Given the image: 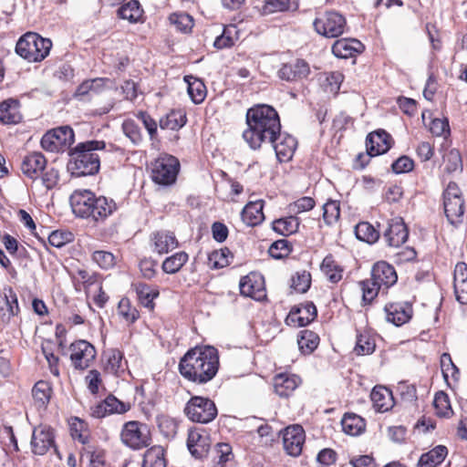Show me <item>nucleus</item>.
<instances>
[{"label": "nucleus", "instance_id": "nucleus-13", "mask_svg": "<svg viewBox=\"0 0 467 467\" xmlns=\"http://www.w3.org/2000/svg\"><path fill=\"white\" fill-rule=\"evenodd\" d=\"M305 431L300 425H291L283 431V445L287 454L296 457L302 452L305 443Z\"/></svg>", "mask_w": 467, "mask_h": 467}, {"label": "nucleus", "instance_id": "nucleus-56", "mask_svg": "<svg viewBox=\"0 0 467 467\" xmlns=\"http://www.w3.org/2000/svg\"><path fill=\"white\" fill-rule=\"evenodd\" d=\"M123 354L119 349H110L107 353V369L117 373L122 367Z\"/></svg>", "mask_w": 467, "mask_h": 467}, {"label": "nucleus", "instance_id": "nucleus-26", "mask_svg": "<svg viewBox=\"0 0 467 467\" xmlns=\"http://www.w3.org/2000/svg\"><path fill=\"white\" fill-rule=\"evenodd\" d=\"M300 379L289 373H280L274 377L273 385L275 393L280 397H288L298 387Z\"/></svg>", "mask_w": 467, "mask_h": 467}, {"label": "nucleus", "instance_id": "nucleus-57", "mask_svg": "<svg viewBox=\"0 0 467 467\" xmlns=\"http://www.w3.org/2000/svg\"><path fill=\"white\" fill-rule=\"evenodd\" d=\"M105 406L109 414L125 413L130 410V405L119 400L116 397L109 395L104 400Z\"/></svg>", "mask_w": 467, "mask_h": 467}, {"label": "nucleus", "instance_id": "nucleus-50", "mask_svg": "<svg viewBox=\"0 0 467 467\" xmlns=\"http://www.w3.org/2000/svg\"><path fill=\"white\" fill-rule=\"evenodd\" d=\"M92 260L102 269H110L116 265V257L108 251H95Z\"/></svg>", "mask_w": 467, "mask_h": 467}, {"label": "nucleus", "instance_id": "nucleus-51", "mask_svg": "<svg viewBox=\"0 0 467 467\" xmlns=\"http://www.w3.org/2000/svg\"><path fill=\"white\" fill-rule=\"evenodd\" d=\"M359 286L362 290V299L366 303H370L381 289L372 278L361 281Z\"/></svg>", "mask_w": 467, "mask_h": 467}, {"label": "nucleus", "instance_id": "nucleus-17", "mask_svg": "<svg viewBox=\"0 0 467 467\" xmlns=\"http://www.w3.org/2000/svg\"><path fill=\"white\" fill-rule=\"evenodd\" d=\"M391 137L383 130L370 132L366 140L368 154L378 156L387 152L391 146Z\"/></svg>", "mask_w": 467, "mask_h": 467}, {"label": "nucleus", "instance_id": "nucleus-54", "mask_svg": "<svg viewBox=\"0 0 467 467\" xmlns=\"http://www.w3.org/2000/svg\"><path fill=\"white\" fill-rule=\"evenodd\" d=\"M122 130L132 143L138 144L141 141V134L139 126L132 119H126L122 123Z\"/></svg>", "mask_w": 467, "mask_h": 467}, {"label": "nucleus", "instance_id": "nucleus-48", "mask_svg": "<svg viewBox=\"0 0 467 467\" xmlns=\"http://www.w3.org/2000/svg\"><path fill=\"white\" fill-rule=\"evenodd\" d=\"M340 216V206L337 201L328 200L323 205V219L327 225L337 223Z\"/></svg>", "mask_w": 467, "mask_h": 467}, {"label": "nucleus", "instance_id": "nucleus-21", "mask_svg": "<svg viewBox=\"0 0 467 467\" xmlns=\"http://www.w3.org/2000/svg\"><path fill=\"white\" fill-rule=\"evenodd\" d=\"M96 195L88 190H76L70 196V205L73 213L80 218L90 208Z\"/></svg>", "mask_w": 467, "mask_h": 467}, {"label": "nucleus", "instance_id": "nucleus-22", "mask_svg": "<svg viewBox=\"0 0 467 467\" xmlns=\"http://www.w3.org/2000/svg\"><path fill=\"white\" fill-rule=\"evenodd\" d=\"M385 311L387 320L397 327L407 323L412 316V307L408 304L391 303L385 306Z\"/></svg>", "mask_w": 467, "mask_h": 467}, {"label": "nucleus", "instance_id": "nucleus-23", "mask_svg": "<svg viewBox=\"0 0 467 467\" xmlns=\"http://www.w3.org/2000/svg\"><path fill=\"white\" fill-rule=\"evenodd\" d=\"M187 446L192 456L202 459L207 455L210 444L209 439L198 430H191L188 433Z\"/></svg>", "mask_w": 467, "mask_h": 467}, {"label": "nucleus", "instance_id": "nucleus-59", "mask_svg": "<svg viewBox=\"0 0 467 467\" xmlns=\"http://www.w3.org/2000/svg\"><path fill=\"white\" fill-rule=\"evenodd\" d=\"M441 368L445 380H447L449 375H451L452 378H455V376L459 374V369L452 362L449 353H443L441 355Z\"/></svg>", "mask_w": 467, "mask_h": 467}, {"label": "nucleus", "instance_id": "nucleus-11", "mask_svg": "<svg viewBox=\"0 0 467 467\" xmlns=\"http://www.w3.org/2000/svg\"><path fill=\"white\" fill-rule=\"evenodd\" d=\"M70 360L77 369H86L96 358L95 348L86 340H78L69 347Z\"/></svg>", "mask_w": 467, "mask_h": 467}, {"label": "nucleus", "instance_id": "nucleus-6", "mask_svg": "<svg viewBox=\"0 0 467 467\" xmlns=\"http://www.w3.org/2000/svg\"><path fill=\"white\" fill-rule=\"evenodd\" d=\"M184 412L192 421L209 423L217 416V408L209 398L194 396L187 402Z\"/></svg>", "mask_w": 467, "mask_h": 467}, {"label": "nucleus", "instance_id": "nucleus-15", "mask_svg": "<svg viewBox=\"0 0 467 467\" xmlns=\"http://www.w3.org/2000/svg\"><path fill=\"white\" fill-rule=\"evenodd\" d=\"M32 451L37 455H44L54 447V434L52 429L47 425L36 427L31 439Z\"/></svg>", "mask_w": 467, "mask_h": 467}, {"label": "nucleus", "instance_id": "nucleus-24", "mask_svg": "<svg viewBox=\"0 0 467 467\" xmlns=\"http://www.w3.org/2000/svg\"><path fill=\"white\" fill-rule=\"evenodd\" d=\"M271 144L275 151L276 158L282 162L287 161L293 157L297 143L293 136L280 133L275 141Z\"/></svg>", "mask_w": 467, "mask_h": 467}, {"label": "nucleus", "instance_id": "nucleus-44", "mask_svg": "<svg viewBox=\"0 0 467 467\" xmlns=\"http://www.w3.org/2000/svg\"><path fill=\"white\" fill-rule=\"evenodd\" d=\"M188 260V254L179 252L166 258L162 263V269L167 274L177 273Z\"/></svg>", "mask_w": 467, "mask_h": 467}, {"label": "nucleus", "instance_id": "nucleus-39", "mask_svg": "<svg viewBox=\"0 0 467 467\" xmlns=\"http://www.w3.org/2000/svg\"><path fill=\"white\" fill-rule=\"evenodd\" d=\"M356 237L368 244H374L379 237V233L368 222H360L355 226Z\"/></svg>", "mask_w": 467, "mask_h": 467}, {"label": "nucleus", "instance_id": "nucleus-42", "mask_svg": "<svg viewBox=\"0 0 467 467\" xmlns=\"http://www.w3.org/2000/svg\"><path fill=\"white\" fill-rule=\"evenodd\" d=\"M321 270L332 283H337L342 278V269L332 256H326L321 264Z\"/></svg>", "mask_w": 467, "mask_h": 467}, {"label": "nucleus", "instance_id": "nucleus-27", "mask_svg": "<svg viewBox=\"0 0 467 467\" xmlns=\"http://www.w3.org/2000/svg\"><path fill=\"white\" fill-rule=\"evenodd\" d=\"M150 241L153 250L159 254H167L178 246V241L173 233L169 231H159L152 234Z\"/></svg>", "mask_w": 467, "mask_h": 467}, {"label": "nucleus", "instance_id": "nucleus-52", "mask_svg": "<svg viewBox=\"0 0 467 467\" xmlns=\"http://www.w3.org/2000/svg\"><path fill=\"white\" fill-rule=\"evenodd\" d=\"M311 285V275L306 271L297 272L292 278V287L298 293H306Z\"/></svg>", "mask_w": 467, "mask_h": 467}, {"label": "nucleus", "instance_id": "nucleus-64", "mask_svg": "<svg viewBox=\"0 0 467 467\" xmlns=\"http://www.w3.org/2000/svg\"><path fill=\"white\" fill-rule=\"evenodd\" d=\"M413 166L414 163L411 159L407 156H401L392 163L391 168L395 173L399 174L410 171Z\"/></svg>", "mask_w": 467, "mask_h": 467}, {"label": "nucleus", "instance_id": "nucleus-10", "mask_svg": "<svg viewBox=\"0 0 467 467\" xmlns=\"http://www.w3.org/2000/svg\"><path fill=\"white\" fill-rule=\"evenodd\" d=\"M345 17L337 12H326L314 21L316 31L326 37H337L346 28Z\"/></svg>", "mask_w": 467, "mask_h": 467}, {"label": "nucleus", "instance_id": "nucleus-14", "mask_svg": "<svg viewBox=\"0 0 467 467\" xmlns=\"http://www.w3.org/2000/svg\"><path fill=\"white\" fill-rule=\"evenodd\" d=\"M240 292L244 296L260 301L265 297L264 278L256 273H250L240 280Z\"/></svg>", "mask_w": 467, "mask_h": 467}, {"label": "nucleus", "instance_id": "nucleus-9", "mask_svg": "<svg viewBox=\"0 0 467 467\" xmlns=\"http://www.w3.org/2000/svg\"><path fill=\"white\" fill-rule=\"evenodd\" d=\"M73 130L68 126L53 129L44 134L41 147L50 152L63 151L74 142Z\"/></svg>", "mask_w": 467, "mask_h": 467}, {"label": "nucleus", "instance_id": "nucleus-4", "mask_svg": "<svg viewBox=\"0 0 467 467\" xmlns=\"http://www.w3.org/2000/svg\"><path fill=\"white\" fill-rule=\"evenodd\" d=\"M52 47V42L35 32H27L17 41L16 52L28 62H38L46 58Z\"/></svg>", "mask_w": 467, "mask_h": 467}, {"label": "nucleus", "instance_id": "nucleus-2", "mask_svg": "<svg viewBox=\"0 0 467 467\" xmlns=\"http://www.w3.org/2000/svg\"><path fill=\"white\" fill-rule=\"evenodd\" d=\"M218 368V351L211 346L195 347L188 350L179 364L182 376L196 384H204L212 380Z\"/></svg>", "mask_w": 467, "mask_h": 467}, {"label": "nucleus", "instance_id": "nucleus-1", "mask_svg": "<svg viewBox=\"0 0 467 467\" xmlns=\"http://www.w3.org/2000/svg\"><path fill=\"white\" fill-rule=\"evenodd\" d=\"M247 129L243 138L253 150L263 143H274L281 131V123L277 111L267 104H257L246 112Z\"/></svg>", "mask_w": 467, "mask_h": 467}, {"label": "nucleus", "instance_id": "nucleus-19", "mask_svg": "<svg viewBox=\"0 0 467 467\" xmlns=\"http://www.w3.org/2000/svg\"><path fill=\"white\" fill-rule=\"evenodd\" d=\"M310 68L303 59H296L294 62L284 64L278 70V76L285 81H297L308 76Z\"/></svg>", "mask_w": 467, "mask_h": 467}, {"label": "nucleus", "instance_id": "nucleus-55", "mask_svg": "<svg viewBox=\"0 0 467 467\" xmlns=\"http://www.w3.org/2000/svg\"><path fill=\"white\" fill-rule=\"evenodd\" d=\"M138 295L141 303L145 306L152 308V301L159 296V291L156 288L150 287L147 285H143L139 287Z\"/></svg>", "mask_w": 467, "mask_h": 467}, {"label": "nucleus", "instance_id": "nucleus-29", "mask_svg": "<svg viewBox=\"0 0 467 467\" xmlns=\"http://www.w3.org/2000/svg\"><path fill=\"white\" fill-rule=\"evenodd\" d=\"M19 102L16 99H7L0 104V121L4 124H17L22 119L19 110Z\"/></svg>", "mask_w": 467, "mask_h": 467}, {"label": "nucleus", "instance_id": "nucleus-49", "mask_svg": "<svg viewBox=\"0 0 467 467\" xmlns=\"http://www.w3.org/2000/svg\"><path fill=\"white\" fill-rule=\"evenodd\" d=\"M118 313L129 323L135 322L139 317L138 310L131 306L130 301L126 297L119 300Z\"/></svg>", "mask_w": 467, "mask_h": 467}, {"label": "nucleus", "instance_id": "nucleus-41", "mask_svg": "<svg viewBox=\"0 0 467 467\" xmlns=\"http://www.w3.org/2000/svg\"><path fill=\"white\" fill-rule=\"evenodd\" d=\"M232 257L231 251L226 247L215 250L209 254L208 265L213 269L223 268L231 263Z\"/></svg>", "mask_w": 467, "mask_h": 467}, {"label": "nucleus", "instance_id": "nucleus-30", "mask_svg": "<svg viewBox=\"0 0 467 467\" xmlns=\"http://www.w3.org/2000/svg\"><path fill=\"white\" fill-rule=\"evenodd\" d=\"M373 407L379 412L389 410L393 406V397L389 389L384 387H375L370 394Z\"/></svg>", "mask_w": 467, "mask_h": 467}, {"label": "nucleus", "instance_id": "nucleus-58", "mask_svg": "<svg viewBox=\"0 0 467 467\" xmlns=\"http://www.w3.org/2000/svg\"><path fill=\"white\" fill-rule=\"evenodd\" d=\"M103 84V78L85 80L78 87L76 96L82 97L87 95L89 91H98Z\"/></svg>", "mask_w": 467, "mask_h": 467}, {"label": "nucleus", "instance_id": "nucleus-31", "mask_svg": "<svg viewBox=\"0 0 467 467\" xmlns=\"http://www.w3.org/2000/svg\"><path fill=\"white\" fill-rule=\"evenodd\" d=\"M3 304L5 308L0 306V318L4 322H8L11 317L17 315L19 312L17 297L11 287L4 289Z\"/></svg>", "mask_w": 467, "mask_h": 467}, {"label": "nucleus", "instance_id": "nucleus-62", "mask_svg": "<svg viewBox=\"0 0 467 467\" xmlns=\"http://www.w3.org/2000/svg\"><path fill=\"white\" fill-rule=\"evenodd\" d=\"M71 240L72 234L69 232L53 231L48 235L49 244L57 248L64 246L67 243L71 242Z\"/></svg>", "mask_w": 467, "mask_h": 467}, {"label": "nucleus", "instance_id": "nucleus-53", "mask_svg": "<svg viewBox=\"0 0 467 467\" xmlns=\"http://www.w3.org/2000/svg\"><path fill=\"white\" fill-rule=\"evenodd\" d=\"M433 404L436 409V413L439 416L447 417L452 412L449 398L444 392L436 393Z\"/></svg>", "mask_w": 467, "mask_h": 467}, {"label": "nucleus", "instance_id": "nucleus-5", "mask_svg": "<svg viewBox=\"0 0 467 467\" xmlns=\"http://www.w3.org/2000/svg\"><path fill=\"white\" fill-rule=\"evenodd\" d=\"M179 170L177 158L162 154L151 163V179L160 185H171L175 182Z\"/></svg>", "mask_w": 467, "mask_h": 467}, {"label": "nucleus", "instance_id": "nucleus-16", "mask_svg": "<svg viewBox=\"0 0 467 467\" xmlns=\"http://www.w3.org/2000/svg\"><path fill=\"white\" fill-rule=\"evenodd\" d=\"M408 229L400 217H395L389 223V227L384 233V238L390 247H399L408 239Z\"/></svg>", "mask_w": 467, "mask_h": 467}, {"label": "nucleus", "instance_id": "nucleus-43", "mask_svg": "<svg viewBox=\"0 0 467 467\" xmlns=\"http://www.w3.org/2000/svg\"><path fill=\"white\" fill-rule=\"evenodd\" d=\"M142 9L140 3L136 0H131L119 9V15L121 18L127 19L131 23L139 21L142 16Z\"/></svg>", "mask_w": 467, "mask_h": 467}, {"label": "nucleus", "instance_id": "nucleus-45", "mask_svg": "<svg viewBox=\"0 0 467 467\" xmlns=\"http://www.w3.org/2000/svg\"><path fill=\"white\" fill-rule=\"evenodd\" d=\"M188 82V94L195 104L202 103L206 97V87L203 82L198 78H191Z\"/></svg>", "mask_w": 467, "mask_h": 467}, {"label": "nucleus", "instance_id": "nucleus-8", "mask_svg": "<svg viewBox=\"0 0 467 467\" xmlns=\"http://www.w3.org/2000/svg\"><path fill=\"white\" fill-rule=\"evenodd\" d=\"M120 438L124 444L134 450L148 447L150 444L148 426L137 420L128 421L123 425Z\"/></svg>", "mask_w": 467, "mask_h": 467}, {"label": "nucleus", "instance_id": "nucleus-47", "mask_svg": "<svg viewBox=\"0 0 467 467\" xmlns=\"http://www.w3.org/2000/svg\"><path fill=\"white\" fill-rule=\"evenodd\" d=\"M169 19L175 29L182 33L190 32L193 26L192 17L185 13L172 14L170 16Z\"/></svg>", "mask_w": 467, "mask_h": 467}, {"label": "nucleus", "instance_id": "nucleus-18", "mask_svg": "<svg viewBox=\"0 0 467 467\" xmlns=\"http://www.w3.org/2000/svg\"><path fill=\"white\" fill-rule=\"evenodd\" d=\"M371 278L381 289H388L397 282L398 276L392 265L381 261L373 265Z\"/></svg>", "mask_w": 467, "mask_h": 467}, {"label": "nucleus", "instance_id": "nucleus-12", "mask_svg": "<svg viewBox=\"0 0 467 467\" xmlns=\"http://www.w3.org/2000/svg\"><path fill=\"white\" fill-rule=\"evenodd\" d=\"M92 202L82 219L89 220L95 223H104L117 209L115 202L104 196H96Z\"/></svg>", "mask_w": 467, "mask_h": 467}, {"label": "nucleus", "instance_id": "nucleus-20", "mask_svg": "<svg viewBox=\"0 0 467 467\" xmlns=\"http://www.w3.org/2000/svg\"><path fill=\"white\" fill-rule=\"evenodd\" d=\"M47 165V160L41 152H32L26 155L21 163L22 172L35 180L39 177Z\"/></svg>", "mask_w": 467, "mask_h": 467}, {"label": "nucleus", "instance_id": "nucleus-33", "mask_svg": "<svg viewBox=\"0 0 467 467\" xmlns=\"http://www.w3.org/2000/svg\"><path fill=\"white\" fill-rule=\"evenodd\" d=\"M317 317V308L311 302L301 305L296 311L292 310L288 316L292 321L296 318L298 327H305L312 322Z\"/></svg>", "mask_w": 467, "mask_h": 467}, {"label": "nucleus", "instance_id": "nucleus-36", "mask_svg": "<svg viewBox=\"0 0 467 467\" xmlns=\"http://www.w3.org/2000/svg\"><path fill=\"white\" fill-rule=\"evenodd\" d=\"M300 221L296 216L290 215L273 222V230L284 236L296 234L298 231Z\"/></svg>", "mask_w": 467, "mask_h": 467}, {"label": "nucleus", "instance_id": "nucleus-40", "mask_svg": "<svg viewBox=\"0 0 467 467\" xmlns=\"http://www.w3.org/2000/svg\"><path fill=\"white\" fill-rule=\"evenodd\" d=\"M142 467H166L164 452L161 447H151L146 451Z\"/></svg>", "mask_w": 467, "mask_h": 467}, {"label": "nucleus", "instance_id": "nucleus-37", "mask_svg": "<svg viewBox=\"0 0 467 467\" xmlns=\"http://www.w3.org/2000/svg\"><path fill=\"white\" fill-rule=\"evenodd\" d=\"M341 425L344 432L351 436L360 434L365 428L364 420L360 416L352 413L344 415Z\"/></svg>", "mask_w": 467, "mask_h": 467}, {"label": "nucleus", "instance_id": "nucleus-25", "mask_svg": "<svg viewBox=\"0 0 467 467\" xmlns=\"http://www.w3.org/2000/svg\"><path fill=\"white\" fill-rule=\"evenodd\" d=\"M364 49L363 44L355 38H341L332 46L333 54L340 58H348Z\"/></svg>", "mask_w": 467, "mask_h": 467}, {"label": "nucleus", "instance_id": "nucleus-35", "mask_svg": "<svg viewBox=\"0 0 467 467\" xmlns=\"http://www.w3.org/2000/svg\"><path fill=\"white\" fill-rule=\"evenodd\" d=\"M187 121L183 109H174L160 119V127L162 130H177L182 128Z\"/></svg>", "mask_w": 467, "mask_h": 467}, {"label": "nucleus", "instance_id": "nucleus-63", "mask_svg": "<svg viewBox=\"0 0 467 467\" xmlns=\"http://www.w3.org/2000/svg\"><path fill=\"white\" fill-rule=\"evenodd\" d=\"M315 201L311 197H302L289 205V211L294 213H301L312 210Z\"/></svg>", "mask_w": 467, "mask_h": 467}, {"label": "nucleus", "instance_id": "nucleus-38", "mask_svg": "<svg viewBox=\"0 0 467 467\" xmlns=\"http://www.w3.org/2000/svg\"><path fill=\"white\" fill-rule=\"evenodd\" d=\"M319 343V337L311 330L300 331L297 337V345L299 349L305 354L312 353Z\"/></svg>", "mask_w": 467, "mask_h": 467}, {"label": "nucleus", "instance_id": "nucleus-3", "mask_svg": "<svg viewBox=\"0 0 467 467\" xmlns=\"http://www.w3.org/2000/svg\"><path fill=\"white\" fill-rule=\"evenodd\" d=\"M105 148L102 140H88L78 143L70 151L67 171L76 177L96 174L100 167V159L97 150Z\"/></svg>", "mask_w": 467, "mask_h": 467}, {"label": "nucleus", "instance_id": "nucleus-28", "mask_svg": "<svg viewBox=\"0 0 467 467\" xmlns=\"http://www.w3.org/2000/svg\"><path fill=\"white\" fill-rule=\"evenodd\" d=\"M263 208V200H256L248 202L242 211L241 215L243 222L249 226L260 224L265 219Z\"/></svg>", "mask_w": 467, "mask_h": 467}, {"label": "nucleus", "instance_id": "nucleus-34", "mask_svg": "<svg viewBox=\"0 0 467 467\" xmlns=\"http://www.w3.org/2000/svg\"><path fill=\"white\" fill-rule=\"evenodd\" d=\"M447 454V448L443 445H438L420 456L418 467H436L444 461Z\"/></svg>", "mask_w": 467, "mask_h": 467}, {"label": "nucleus", "instance_id": "nucleus-60", "mask_svg": "<svg viewBox=\"0 0 467 467\" xmlns=\"http://www.w3.org/2000/svg\"><path fill=\"white\" fill-rule=\"evenodd\" d=\"M290 252L288 242L286 240H277L271 244L268 253L275 259H281L286 256Z\"/></svg>", "mask_w": 467, "mask_h": 467}, {"label": "nucleus", "instance_id": "nucleus-46", "mask_svg": "<svg viewBox=\"0 0 467 467\" xmlns=\"http://www.w3.org/2000/svg\"><path fill=\"white\" fill-rule=\"evenodd\" d=\"M237 35V30L235 26H224L223 32L220 36H218L213 43V46L217 49H223L226 47H231L234 45L235 38L234 36Z\"/></svg>", "mask_w": 467, "mask_h": 467}, {"label": "nucleus", "instance_id": "nucleus-7", "mask_svg": "<svg viewBox=\"0 0 467 467\" xmlns=\"http://www.w3.org/2000/svg\"><path fill=\"white\" fill-rule=\"evenodd\" d=\"M445 215L451 224L462 222L464 213V201L462 192L455 182H449L443 192Z\"/></svg>", "mask_w": 467, "mask_h": 467}, {"label": "nucleus", "instance_id": "nucleus-32", "mask_svg": "<svg viewBox=\"0 0 467 467\" xmlns=\"http://www.w3.org/2000/svg\"><path fill=\"white\" fill-rule=\"evenodd\" d=\"M52 389L44 380L37 381L32 389L34 406L38 410H45L49 403Z\"/></svg>", "mask_w": 467, "mask_h": 467}, {"label": "nucleus", "instance_id": "nucleus-61", "mask_svg": "<svg viewBox=\"0 0 467 467\" xmlns=\"http://www.w3.org/2000/svg\"><path fill=\"white\" fill-rule=\"evenodd\" d=\"M375 350V343L368 336L358 337L355 351L358 355H368Z\"/></svg>", "mask_w": 467, "mask_h": 467}]
</instances>
